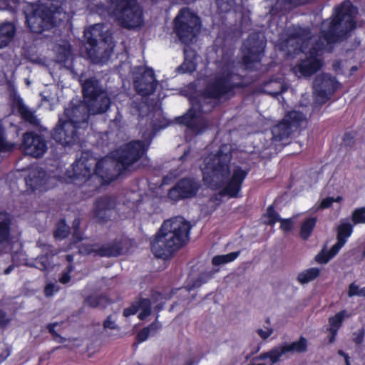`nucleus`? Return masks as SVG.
Masks as SVG:
<instances>
[{"mask_svg":"<svg viewBox=\"0 0 365 365\" xmlns=\"http://www.w3.org/2000/svg\"><path fill=\"white\" fill-rule=\"evenodd\" d=\"M198 184L191 180H182L169 192V197L177 200L180 198L190 197L195 195Z\"/></svg>","mask_w":365,"mask_h":365,"instance_id":"14","label":"nucleus"},{"mask_svg":"<svg viewBox=\"0 0 365 365\" xmlns=\"http://www.w3.org/2000/svg\"><path fill=\"white\" fill-rule=\"evenodd\" d=\"M41 180L36 179V180H34V182H35V183H38V182H39V184H41Z\"/></svg>","mask_w":365,"mask_h":365,"instance_id":"58","label":"nucleus"},{"mask_svg":"<svg viewBox=\"0 0 365 365\" xmlns=\"http://www.w3.org/2000/svg\"><path fill=\"white\" fill-rule=\"evenodd\" d=\"M346 240H337L329 252H322L316 256V260L322 264L327 263L333 257H334L345 245Z\"/></svg>","mask_w":365,"mask_h":365,"instance_id":"24","label":"nucleus"},{"mask_svg":"<svg viewBox=\"0 0 365 365\" xmlns=\"http://www.w3.org/2000/svg\"><path fill=\"white\" fill-rule=\"evenodd\" d=\"M9 322L4 312L0 311V325H5Z\"/></svg>","mask_w":365,"mask_h":365,"instance_id":"53","label":"nucleus"},{"mask_svg":"<svg viewBox=\"0 0 365 365\" xmlns=\"http://www.w3.org/2000/svg\"><path fill=\"white\" fill-rule=\"evenodd\" d=\"M72 271V267H69L68 269V272H64L62 276L60 277L59 281L62 284H66L70 280L69 273Z\"/></svg>","mask_w":365,"mask_h":365,"instance_id":"50","label":"nucleus"},{"mask_svg":"<svg viewBox=\"0 0 365 365\" xmlns=\"http://www.w3.org/2000/svg\"><path fill=\"white\" fill-rule=\"evenodd\" d=\"M44 100L46 101H49L48 98H46V97L44 98Z\"/></svg>","mask_w":365,"mask_h":365,"instance_id":"61","label":"nucleus"},{"mask_svg":"<svg viewBox=\"0 0 365 365\" xmlns=\"http://www.w3.org/2000/svg\"><path fill=\"white\" fill-rule=\"evenodd\" d=\"M317 222L316 217H309L301 225L300 236L307 240L311 235Z\"/></svg>","mask_w":365,"mask_h":365,"instance_id":"29","label":"nucleus"},{"mask_svg":"<svg viewBox=\"0 0 365 365\" xmlns=\"http://www.w3.org/2000/svg\"><path fill=\"white\" fill-rule=\"evenodd\" d=\"M80 252L83 254H89L92 252H97L101 256H116L120 253L118 247H111L109 246H104L98 249L96 245H83L80 247Z\"/></svg>","mask_w":365,"mask_h":365,"instance_id":"20","label":"nucleus"},{"mask_svg":"<svg viewBox=\"0 0 365 365\" xmlns=\"http://www.w3.org/2000/svg\"><path fill=\"white\" fill-rule=\"evenodd\" d=\"M185 61L178 68L182 73H190L195 69V62L193 59L195 54L192 51L185 49Z\"/></svg>","mask_w":365,"mask_h":365,"instance_id":"28","label":"nucleus"},{"mask_svg":"<svg viewBox=\"0 0 365 365\" xmlns=\"http://www.w3.org/2000/svg\"><path fill=\"white\" fill-rule=\"evenodd\" d=\"M350 317V314L346 311L343 310L336 313L334 316L329 319V330L331 333H337L338 330L341 326V324L345 318Z\"/></svg>","mask_w":365,"mask_h":365,"instance_id":"26","label":"nucleus"},{"mask_svg":"<svg viewBox=\"0 0 365 365\" xmlns=\"http://www.w3.org/2000/svg\"><path fill=\"white\" fill-rule=\"evenodd\" d=\"M362 292H361V297H365V287L361 288Z\"/></svg>","mask_w":365,"mask_h":365,"instance_id":"57","label":"nucleus"},{"mask_svg":"<svg viewBox=\"0 0 365 365\" xmlns=\"http://www.w3.org/2000/svg\"><path fill=\"white\" fill-rule=\"evenodd\" d=\"M239 252H233L227 255H217L212 258V262L215 266L222 265L235 260L239 256Z\"/></svg>","mask_w":365,"mask_h":365,"instance_id":"30","label":"nucleus"},{"mask_svg":"<svg viewBox=\"0 0 365 365\" xmlns=\"http://www.w3.org/2000/svg\"><path fill=\"white\" fill-rule=\"evenodd\" d=\"M218 8L223 12L230 10L236 4V0H216Z\"/></svg>","mask_w":365,"mask_h":365,"instance_id":"40","label":"nucleus"},{"mask_svg":"<svg viewBox=\"0 0 365 365\" xmlns=\"http://www.w3.org/2000/svg\"><path fill=\"white\" fill-rule=\"evenodd\" d=\"M190 225L182 217L166 220L152 242V251L158 257H167L186 242Z\"/></svg>","mask_w":365,"mask_h":365,"instance_id":"4","label":"nucleus"},{"mask_svg":"<svg viewBox=\"0 0 365 365\" xmlns=\"http://www.w3.org/2000/svg\"><path fill=\"white\" fill-rule=\"evenodd\" d=\"M57 325V323H54V324H51L48 326V329L49 330V331L53 334V339L59 342V343H63L64 341V339L61 336H59L54 330V328Z\"/></svg>","mask_w":365,"mask_h":365,"instance_id":"47","label":"nucleus"},{"mask_svg":"<svg viewBox=\"0 0 365 365\" xmlns=\"http://www.w3.org/2000/svg\"><path fill=\"white\" fill-rule=\"evenodd\" d=\"M26 264L35 267L41 270H45L50 267L51 263L48 257H41L36 259L34 263H26Z\"/></svg>","mask_w":365,"mask_h":365,"instance_id":"36","label":"nucleus"},{"mask_svg":"<svg viewBox=\"0 0 365 365\" xmlns=\"http://www.w3.org/2000/svg\"><path fill=\"white\" fill-rule=\"evenodd\" d=\"M21 148L26 155L38 158L45 153L47 146L41 136L33 133H26L23 136Z\"/></svg>","mask_w":365,"mask_h":365,"instance_id":"11","label":"nucleus"},{"mask_svg":"<svg viewBox=\"0 0 365 365\" xmlns=\"http://www.w3.org/2000/svg\"><path fill=\"white\" fill-rule=\"evenodd\" d=\"M110 162L109 158H104L100 161L88 153H83L80 159L77 160L72 165V170L68 171V178L71 181L78 185L88 183L92 176L96 174L101 175V168L107 167Z\"/></svg>","mask_w":365,"mask_h":365,"instance_id":"5","label":"nucleus"},{"mask_svg":"<svg viewBox=\"0 0 365 365\" xmlns=\"http://www.w3.org/2000/svg\"><path fill=\"white\" fill-rule=\"evenodd\" d=\"M342 200V197L341 196H338L337 197H327L322 200L321 203L318 206L317 209H326L329 207L334 203V202H340Z\"/></svg>","mask_w":365,"mask_h":365,"instance_id":"41","label":"nucleus"},{"mask_svg":"<svg viewBox=\"0 0 365 365\" xmlns=\"http://www.w3.org/2000/svg\"><path fill=\"white\" fill-rule=\"evenodd\" d=\"M80 225V220L78 219H76L73 222V227L74 229L73 239L75 242L80 241L82 239L81 234L78 231V228Z\"/></svg>","mask_w":365,"mask_h":365,"instance_id":"45","label":"nucleus"},{"mask_svg":"<svg viewBox=\"0 0 365 365\" xmlns=\"http://www.w3.org/2000/svg\"><path fill=\"white\" fill-rule=\"evenodd\" d=\"M344 358L346 365H349V359L347 354H344Z\"/></svg>","mask_w":365,"mask_h":365,"instance_id":"55","label":"nucleus"},{"mask_svg":"<svg viewBox=\"0 0 365 365\" xmlns=\"http://www.w3.org/2000/svg\"><path fill=\"white\" fill-rule=\"evenodd\" d=\"M283 356L288 354H302L308 350V340L303 336L292 343H284L278 345Z\"/></svg>","mask_w":365,"mask_h":365,"instance_id":"18","label":"nucleus"},{"mask_svg":"<svg viewBox=\"0 0 365 365\" xmlns=\"http://www.w3.org/2000/svg\"><path fill=\"white\" fill-rule=\"evenodd\" d=\"M337 82L329 75L318 76L314 83L315 93L318 94H329L336 88Z\"/></svg>","mask_w":365,"mask_h":365,"instance_id":"16","label":"nucleus"},{"mask_svg":"<svg viewBox=\"0 0 365 365\" xmlns=\"http://www.w3.org/2000/svg\"><path fill=\"white\" fill-rule=\"evenodd\" d=\"M19 112L20 113L22 118L28 122L34 125L38 124V120L34 115V113L31 111L29 108L21 102L19 103Z\"/></svg>","mask_w":365,"mask_h":365,"instance_id":"31","label":"nucleus"},{"mask_svg":"<svg viewBox=\"0 0 365 365\" xmlns=\"http://www.w3.org/2000/svg\"><path fill=\"white\" fill-rule=\"evenodd\" d=\"M338 354H340V355H341V356H344V354H344L342 351H341V350L338 351Z\"/></svg>","mask_w":365,"mask_h":365,"instance_id":"59","label":"nucleus"},{"mask_svg":"<svg viewBox=\"0 0 365 365\" xmlns=\"http://www.w3.org/2000/svg\"><path fill=\"white\" fill-rule=\"evenodd\" d=\"M104 327L105 328H108V329H115V322L113 320H112V319L110 317H108L104 322Z\"/></svg>","mask_w":365,"mask_h":365,"instance_id":"52","label":"nucleus"},{"mask_svg":"<svg viewBox=\"0 0 365 365\" xmlns=\"http://www.w3.org/2000/svg\"><path fill=\"white\" fill-rule=\"evenodd\" d=\"M151 302L148 299L140 300L124 310V315L128 317L138 313L141 320L146 319L151 313Z\"/></svg>","mask_w":365,"mask_h":365,"instance_id":"17","label":"nucleus"},{"mask_svg":"<svg viewBox=\"0 0 365 365\" xmlns=\"http://www.w3.org/2000/svg\"><path fill=\"white\" fill-rule=\"evenodd\" d=\"M320 273V269L312 267L300 272L297 276V280L301 284H307L316 279Z\"/></svg>","mask_w":365,"mask_h":365,"instance_id":"27","label":"nucleus"},{"mask_svg":"<svg viewBox=\"0 0 365 365\" xmlns=\"http://www.w3.org/2000/svg\"><path fill=\"white\" fill-rule=\"evenodd\" d=\"M200 28V21L196 14L188 9H181L175 19V29L180 38L188 43L196 36Z\"/></svg>","mask_w":365,"mask_h":365,"instance_id":"8","label":"nucleus"},{"mask_svg":"<svg viewBox=\"0 0 365 365\" xmlns=\"http://www.w3.org/2000/svg\"><path fill=\"white\" fill-rule=\"evenodd\" d=\"M361 292H362L361 288H360L359 285L354 282L349 285L347 294L349 297L354 296L361 297Z\"/></svg>","mask_w":365,"mask_h":365,"instance_id":"44","label":"nucleus"},{"mask_svg":"<svg viewBox=\"0 0 365 365\" xmlns=\"http://www.w3.org/2000/svg\"><path fill=\"white\" fill-rule=\"evenodd\" d=\"M115 9L113 16L124 27L135 28L143 24V14L135 0H110Z\"/></svg>","mask_w":365,"mask_h":365,"instance_id":"6","label":"nucleus"},{"mask_svg":"<svg viewBox=\"0 0 365 365\" xmlns=\"http://www.w3.org/2000/svg\"><path fill=\"white\" fill-rule=\"evenodd\" d=\"M303 120L304 116L300 112L290 111L285 115L282 122L273 128L272 133L279 138H284L288 135L294 128L297 127Z\"/></svg>","mask_w":365,"mask_h":365,"instance_id":"12","label":"nucleus"},{"mask_svg":"<svg viewBox=\"0 0 365 365\" xmlns=\"http://www.w3.org/2000/svg\"><path fill=\"white\" fill-rule=\"evenodd\" d=\"M57 51L59 53L58 60L59 61H64L70 55V46L68 43H64L62 47H59L57 49Z\"/></svg>","mask_w":365,"mask_h":365,"instance_id":"42","label":"nucleus"},{"mask_svg":"<svg viewBox=\"0 0 365 365\" xmlns=\"http://www.w3.org/2000/svg\"><path fill=\"white\" fill-rule=\"evenodd\" d=\"M352 220L355 224L365 223V207L356 209L352 213Z\"/></svg>","mask_w":365,"mask_h":365,"instance_id":"39","label":"nucleus"},{"mask_svg":"<svg viewBox=\"0 0 365 365\" xmlns=\"http://www.w3.org/2000/svg\"><path fill=\"white\" fill-rule=\"evenodd\" d=\"M58 287H56L54 284L49 283L46 284L45 287V294L48 297L52 296L55 292H58Z\"/></svg>","mask_w":365,"mask_h":365,"instance_id":"48","label":"nucleus"},{"mask_svg":"<svg viewBox=\"0 0 365 365\" xmlns=\"http://www.w3.org/2000/svg\"><path fill=\"white\" fill-rule=\"evenodd\" d=\"M182 123L198 133H201L207 125V121L204 117L201 114L194 112L192 109L189 110L183 117Z\"/></svg>","mask_w":365,"mask_h":365,"instance_id":"19","label":"nucleus"},{"mask_svg":"<svg viewBox=\"0 0 365 365\" xmlns=\"http://www.w3.org/2000/svg\"><path fill=\"white\" fill-rule=\"evenodd\" d=\"M83 92L86 104L66 108L64 117L59 119V123L53 130V138L63 145L76 143L78 139V130L87 126L88 113L98 114L107 110L110 99L105 92L101 91L97 81L88 79L83 83Z\"/></svg>","mask_w":365,"mask_h":365,"instance_id":"2","label":"nucleus"},{"mask_svg":"<svg viewBox=\"0 0 365 365\" xmlns=\"http://www.w3.org/2000/svg\"><path fill=\"white\" fill-rule=\"evenodd\" d=\"M67 259H68V261L71 262L72 260V257L70 256V255H68L67 256Z\"/></svg>","mask_w":365,"mask_h":365,"instance_id":"60","label":"nucleus"},{"mask_svg":"<svg viewBox=\"0 0 365 365\" xmlns=\"http://www.w3.org/2000/svg\"><path fill=\"white\" fill-rule=\"evenodd\" d=\"M257 332L262 339H266L272 335L273 333V329L270 327H264L257 329Z\"/></svg>","mask_w":365,"mask_h":365,"instance_id":"46","label":"nucleus"},{"mask_svg":"<svg viewBox=\"0 0 365 365\" xmlns=\"http://www.w3.org/2000/svg\"><path fill=\"white\" fill-rule=\"evenodd\" d=\"M15 34V27L11 23L0 25V48L6 46L12 40Z\"/></svg>","mask_w":365,"mask_h":365,"instance_id":"22","label":"nucleus"},{"mask_svg":"<svg viewBox=\"0 0 365 365\" xmlns=\"http://www.w3.org/2000/svg\"><path fill=\"white\" fill-rule=\"evenodd\" d=\"M12 269H13V268H12L11 267H8V268L5 270V274H9V273L11 272Z\"/></svg>","mask_w":365,"mask_h":365,"instance_id":"56","label":"nucleus"},{"mask_svg":"<svg viewBox=\"0 0 365 365\" xmlns=\"http://www.w3.org/2000/svg\"><path fill=\"white\" fill-rule=\"evenodd\" d=\"M156 85L153 71L150 69L145 70L140 78L135 80V89L142 96L151 94L155 91Z\"/></svg>","mask_w":365,"mask_h":365,"instance_id":"15","label":"nucleus"},{"mask_svg":"<svg viewBox=\"0 0 365 365\" xmlns=\"http://www.w3.org/2000/svg\"><path fill=\"white\" fill-rule=\"evenodd\" d=\"M295 217L289 219H281L279 222H281V229L284 232L290 231L294 223Z\"/></svg>","mask_w":365,"mask_h":365,"instance_id":"43","label":"nucleus"},{"mask_svg":"<svg viewBox=\"0 0 365 365\" xmlns=\"http://www.w3.org/2000/svg\"><path fill=\"white\" fill-rule=\"evenodd\" d=\"M264 221L268 224H274L281 220V218L278 214L274 210L272 207H269L264 215Z\"/></svg>","mask_w":365,"mask_h":365,"instance_id":"37","label":"nucleus"},{"mask_svg":"<svg viewBox=\"0 0 365 365\" xmlns=\"http://www.w3.org/2000/svg\"><path fill=\"white\" fill-rule=\"evenodd\" d=\"M68 18L66 13L61 9L50 10L48 7L41 5L34 14L27 16V23L31 29L36 33H41L50 29L53 25Z\"/></svg>","mask_w":365,"mask_h":365,"instance_id":"7","label":"nucleus"},{"mask_svg":"<svg viewBox=\"0 0 365 365\" xmlns=\"http://www.w3.org/2000/svg\"><path fill=\"white\" fill-rule=\"evenodd\" d=\"M115 204L113 198L105 196L97 200L94 205L93 212L97 217L103 219L106 211L113 208Z\"/></svg>","mask_w":365,"mask_h":365,"instance_id":"21","label":"nucleus"},{"mask_svg":"<svg viewBox=\"0 0 365 365\" xmlns=\"http://www.w3.org/2000/svg\"><path fill=\"white\" fill-rule=\"evenodd\" d=\"M352 233V225L348 222H342L338 227L337 240H346Z\"/></svg>","mask_w":365,"mask_h":365,"instance_id":"32","label":"nucleus"},{"mask_svg":"<svg viewBox=\"0 0 365 365\" xmlns=\"http://www.w3.org/2000/svg\"><path fill=\"white\" fill-rule=\"evenodd\" d=\"M331 336H330V338H329V342L330 344H332V343H334V341H335V336H336V334H337V333H334H334H331Z\"/></svg>","mask_w":365,"mask_h":365,"instance_id":"54","label":"nucleus"},{"mask_svg":"<svg viewBox=\"0 0 365 365\" xmlns=\"http://www.w3.org/2000/svg\"><path fill=\"white\" fill-rule=\"evenodd\" d=\"M102 298H98L96 297H91L87 299V303L91 307H97L100 305V300Z\"/></svg>","mask_w":365,"mask_h":365,"instance_id":"51","label":"nucleus"},{"mask_svg":"<svg viewBox=\"0 0 365 365\" xmlns=\"http://www.w3.org/2000/svg\"><path fill=\"white\" fill-rule=\"evenodd\" d=\"M233 63H226L220 68L216 80L210 85L207 89L208 95L213 98H218L227 93L233 84L231 80L233 78Z\"/></svg>","mask_w":365,"mask_h":365,"instance_id":"9","label":"nucleus"},{"mask_svg":"<svg viewBox=\"0 0 365 365\" xmlns=\"http://www.w3.org/2000/svg\"><path fill=\"white\" fill-rule=\"evenodd\" d=\"M103 27V25L98 24L86 29L84 36L86 38L87 44L91 47V51L96 46L97 38L101 36V32Z\"/></svg>","mask_w":365,"mask_h":365,"instance_id":"23","label":"nucleus"},{"mask_svg":"<svg viewBox=\"0 0 365 365\" xmlns=\"http://www.w3.org/2000/svg\"><path fill=\"white\" fill-rule=\"evenodd\" d=\"M364 336V331L363 330H359L354 334V341L356 344H361L363 341Z\"/></svg>","mask_w":365,"mask_h":365,"instance_id":"49","label":"nucleus"},{"mask_svg":"<svg viewBox=\"0 0 365 365\" xmlns=\"http://www.w3.org/2000/svg\"><path fill=\"white\" fill-rule=\"evenodd\" d=\"M15 145L8 142L5 137L4 128L0 125V152L10 151Z\"/></svg>","mask_w":365,"mask_h":365,"instance_id":"35","label":"nucleus"},{"mask_svg":"<svg viewBox=\"0 0 365 365\" xmlns=\"http://www.w3.org/2000/svg\"><path fill=\"white\" fill-rule=\"evenodd\" d=\"M160 328L159 325L156 323L150 324L148 327L143 329L138 335V339L140 341H145L150 333L154 334Z\"/></svg>","mask_w":365,"mask_h":365,"instance_id":"34","label":"nucleus"},{"mask_svg":"<svg viewBox=\"0 0 365 365\" xmlns=\"http://www.w3.org/2000/svg\"><path fill=\"white\" fill-rule=\"evenodd\" d=\"M145 150L143 143L140 141L130 143L120 150L118 160L124 166H128L135 163Z\"/></svg>","mask_w":365,"mask_h":365,"instance_id":"13","label":"nucleus"},{"mask_svg":"<svg viewBox=\"0 0 365 365\" xmlns=\"http://www.w3.org/2000/svg\"><path fill=\"white\" fill-rule=\"evenodd\" d=\"M68 234V229L64 221H61L55 232V237L62 240L65 238Z\"/></svg>","mask_w":365,"mask_h":365,"instance_id":"38","label":"nucleus"},{"mask_svg":"<svg viewBox=\"0 0 365 365\" xmlns=\"http://www.w3.org/2000/svg\"><path fill=\"white\" fill-rule=\"evenodd\" d=\"M284 86L279 81H270L266 85L265 91L270 95H277L283 92Z\"/></svg>","mask_w":365,"mask_h":365,"instance_id":"33","label":"nucleus"},{"mask_svg":"<svg viewBox=\"0 0 365 365\" xmlns=\"http://www.w3.org/2000/svg\"><path fill=\"white\" fill-rule=\"evenodd\" d=\"M9 216L5 212H0V244L6 243L9 237Z\"/></svg>","mask_w":365,"mask_h":365,"instance_id":"25","label":"nucleus"},{"mask_svg":"<svg viewBox=\"0 0 365 365\" xmlns=\"http://www.w3.org/2000/svg\"><path fill=\"white\" fill-rule=\"evenodd\" d=\"M264 40L259 34L250 36L244 43L242 51L244 53L243 61L247 68H251V63L260 60L263 49Z\"/></svg>","mask_w":365,"mask_h":365,"instance_id":"10","label":"nucleus"},{"mask_svg":"<svg viewBox=\"0 0 365 365\" xmlns=\"http://www.w3.org/2000/svg\"><path fill=\"white\" fill-rule=\"evenodd\" d=\"M356 8L350 1L344 2L336 9L334 16L322 24V37L319 42L316 38L306 39L303 37H290L286 42V47L289 53L294 51L300 43L301 50L304 58L293 68L294 73L298 77H308L317 72L322 66V61L318 58L317 52L325 49L327 46L338 40L355 26L354 17Z\"/></svg>","mask_w":365,"mask_h":365,"instance_id":"1","label":"nucleus"},{"mask_svg":"<svg viewBox=\"0 0 365 365\" xmlns=\"http://www.w3.org/2000/svg\"><path fill=\"white\" fill-rule=\"evenodd\" d=\"M229 150L227 145H224L217 154L206 157L200 168L203 180L207 185L217 189L224 185L222 194L233 197H237L247 172L235 167L230 173L228 163L231 157Z\"/></svg>","mask_w":365,"mask_h":365,"instance_id":"3","label":"nucleus"}]
</instances>
